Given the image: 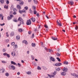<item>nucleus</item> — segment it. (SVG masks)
Here are the masks:
<instances>
[{
    "instance_id": "obj_1",
    "label": "nucleus",
    "mask_w": 78,
    "mask_h": 78,
    "mask_svg": "<svg viewBox=\"0 0 78 78\" xmlns=\"http://www.w3.org/2000/svg\"><path fill=\"white\" fill-rule=\"evenodd\" d=\"M18 20V21H19V22L20 21V24H18V27H20V26L21 25V24H22V25H24L25 24L23 20H22V18L19 17Z\"/></svg>"
},
{
    "instance_id": "obj_2",
    "label": "nucleus",
    "mask_w": 78,
    "mask_h": 78,
    "mask_svg": "<svg viewBox=\"0 0 78 78\" xmlns=\"http://www.w3.org/2000/svg\"><path fill=\"white\" fill-rule=\"evenodd\" d=\"M56 71H55L54 73H53L52 75L48 74V76L46 77V78H51L52 77H54V76H55V75H56Z\"/></svg>"
},
{
    "instance_id": "obj_3",
    "label": "nucleus",
    "mask_w": 78,
    "mask_h": 78,
    "mask_svg": "<svg viewBox=\"0 0 78 78\" xmlns=\"http://www.w3.org/2000/svg\"><path fill=\"white\" fill-rule=\"evenodd\" d=\"M33 12L34 14H36L37 16L39 17V13H37V11H36V10H33Z\"/></svg>"
},
{
    "instance_id": "obj_4",
    "label": "nucleus",
    "mask_w": 78,
    "mask_h": 78,
    "mask_svg": "<svg viewBox=\"0 0 78 78\" xmlns=\"http://www.w3.org/2000/svg\"><path fill=\"white\" fill-rule=\"evenodd\" d=\"M31 20H27V25H31Z\"/></svg>"
},
{
    "instance_id": "obj_5",
    "label": "nucleus",
    "mask_w": 78,
    "mask_h": 78,
    "mask_svg": "<svg viewBox=\"0 0 78 78\" xmlns=\"http://www.w3.org/2000/svg\"><path fill=\"white\" fill-rule=\"evenodd\" d=\"M9 69H12L13 70H15L16 68L15 67V66H9Z\"/></svg>"
},
{
    "instance_id": "obj_6",
    "label": "nucleus",
    "mask_w": 78,
    "mask_h": 78,
    "mask_svg": "<svg viewBox=\"0 0 78 78\" xmlns=\"http://www.w3.org/2000/svg\"><path fill=\"white\" fill-rule=\"evenodd\" d=\"M3 55H4V56H7V57L8 58H10V55H9L8 54H7L6 53H3Z\"/></svg>"
},
{
    "instance_id": "obj_7",
    "label": "nucleus",
    "mask_w": 78,
    "mask_h": 78,
    "mask_svg": "<svg viewBox=\"0 0 78 78\" xmlns=\"http://www.w3.org/2000/svg\"><path fill=\"white\" fill-rule=\"evenodd\" d=\"M55 65L56 66H60L62 65V63L60 62L57 63H56Z\"/></svg>"
},
{
    "instance_id": "obj_8",
    "label": "nucleus",
    "mask_w": 78,
    "mask_h": 78,
    "mask_svg": "<svg viewBox=\"0 0 78 78\" xmlns=\"http://www.w3.org/2000/svg\"><path fill=\"white\" fill-rule=\"evenodd\" d=\"M19 12L20 13V14H22V13L23 12H25V10L23 9V10H19Z\"/></svg>"
},
{
    "instance_id": "obj_9",
    "label": "nucleus",
    "mask_w": 78,
    "mask_h": 78,
    "mask_svg": "<svg viewBox=\"0 0 78 78\" xmlns=\"http://www.w3.org/2000/svg\"><path fill=\"white\" fill-rule=\"evenodd\" d=\"M30 20L33 21V22H35V20H36V19L35 18H33V17H32L30 19Z\"/></svg>"
},
{
    "instance_id": "obj_10",
    "label": "nucleus",
    "mask_w": 78,
    "mask_h": 78,
    "mask_svg": "<svg viewBox=\"0 0 78 78\" xmlns=\"http://www.w3.org/2000/svg\"><path fill=\"white\" fill-rule=\"evenodd\" d=\"M17 8L19 10H20L22 8H21V6H20L19 5H17Z\"/></svg>"
},
{
    "instance_id": "obj_11",
    "label": "nucleus",
    "mask_w": 78,
    "mask_h": 78,
    "mask_svg": "<svg viewBox=\"0 0 78 78\" xmlns=\"http://www.w3.org/2000/svg\"><path fill=\"white\" fill-rule=\"evenodd\" d=\"M5 70V69H3V68H2L0 70V73H4Z\"/></svg>"
},
{
    "instance_id": "obj_12",
    "label": "nucleus",
    "mask_w": 78,
    "mask_h": 78,
    "mask_svg": "<svg viewBox=\"0 0 78 78\" xmlns=\"http://www.w3.org/2000/svg\"><path fill=\"white\" fill-rule=\"evenodd\" d=\"M23 43H24L26 44V45L28 44V42H27V40H23Z\"/></svg>"
},
{
    "instance_id": "obj_13",
    "label": "nucleus",
    "mask_w": 78,
    "mask_h": 78,
    "mask_svg": "<svg viewBox=\"0 0 78 78\" xmlns=\"http://www.w3.org/2000/svg\"><path fill=\"white\" fill-rule=\"evenodd\" d=\"M63 72H67V68H66L64 67L63 69Z\"/></svg>"
},
{
    "instance_id": "obj_14",
    "label": "nucleus",
    "mask_w": 78,
    "mask_h": 78,
    "mask_svg": "<svg viewBox=\"0 0 78 78\" xmlns=\"http://www.w3.org/2000/svg\"><path fill=\"white\" fill-rule=\"evenodd\" d=\"M16 54V53L14 51H12L11 53V55L12 56H15V55Z\"/></svg>"
},
{
    "instance_id": "obj_15",
    "label": "nucleus",
    "mask_w": 78,
    "mask_h": 78,
    "mask_svg": "<svg viewBox=\"0 0 78 78\" xmlns=\"http://www.w3.org/2000/svg\"><path fill=\"white\" fill-rule=\"evenodd\" d=\"M61 75H62L63 76H64L66 75V73L64 72H62L61 73Z\"/></svg>"
},
{
    "instance_id": "obj_16",
    "label": "nucleus",
    "mask_w": 78,
    "mask_h": 78,
    "mask_svg": "<svg viewBox=\"0 0 78 78\" xmlns=\"http://www.w3.org/2000/svg\"><path fill=\"white\" fill-rule=\"evenodd\" d=\"M57 24H58V25L59 26V27H61V26H62L61 24V23H59L58 22V20H57Z\"/></svg>"
},
{
    "instance_id": "obj_17",
    "label": "nucleus",
    "mask_w": 78,
    "mask_h": 78,
    "mask_svg": "<svg viewBox=\"0 0 78 78\" xmlns=\"http://www.w3.org/2000/svg\"><path fill=\"white\" fill-rule=\"evenodd\" d=\"M51 61H53V62H55V59H54V58L52 57H51Z\"/></svg>"
},
{
    "instance_id": "obj_18",
    "label": "nucleus",
    "mask_w": 78,
    "mask_h": 78,
    "mask_svg": "<svg viewBox=\"0 0 78 78\" xmlns=\"http://www.w3.org/2000/svg\"><path fill=\"white\" fill-rule=\"evenodd\" d=\"M69 5H73L74 3H73V2L71 1L69 2Z\"/></svg>"
},
{
    "instance_id": "obj_19",
    "label": "nucleus",
    "mask_w": 78,
    "mask_h": 78,
    "mask_svg": "<svg viewBox=\"0 0 78 78\" xmlns=\"http://www.w3.org/2000/svg\"><path fill=\"white\" fill-rule=\"evenodd\" d=\"M11 64H13L14 65H17L16 62L12 61H11Z\"/></svg>"
},
{
    "instance_id": "obj_20",
    "label": "nucleus",
    "mask_w": 78,
    "mask_h": 78,
    "mask_svg": "<svg viewBox=\"0 0 78 78\" xmlns=\"http://www.w3.org/2000/svg\"><path fill=\"white\" fill-rule=\"evenodd\" d=\"M16 39L18 41H19V39H20V37H19V35L16 36Z\"/></svg>"
},
{
    "instance_id": "obj_21",
    "label": "nucleus",
    "mask_w": 78,
    "mask_h": 78,
    "mask_svg": "<svg viewBox=\"0 0 78 78\" xmlns=\"http://www.w3.org/2000/svg\"><path fill=\"white\" fill-rule=\"evenodd\" d=\"M11 36H13L14 35V32H12L10 34Z\"/></svg>"
},
{
    "instance_id": "obj_22",
    "label": "nucleus",
    "mask_w": 78,
    "mask_h": 78,
    "mask_svg": "<svg viewBox=\"0 0 78 78\" xmlns=\"http://www.w3.org/2000/svg\"><path fill=\"white\" fill-rule=\"evenodd\" d=\"M52 39L53 40H54V41H56V40H57L58 39V38L54 37H52Z\"/></svg>"
},
{
    "instance_id": "obj_23",
    "label": "nucleus",
    "mask_w": 78,
    "mask_h": 78,
    "mask_svg": "<svg viewBox=\"0 0 78 78\" xmlns=\"http://www.w3.org/2000/svg\"><path fill=\"white\" fill-rule=\"evenodd\" d=\"M32 8L33 11L36 10V7L35 6H33Z\"/></svg>"
},
{
    "instance_id": "obj_24",
    "label": "nucleus",
    "mask_w": 78,
    "mask_h": 78,
    "mask_svg": "<svg viewBox=\"0 0 78 78\" xmlns=\"http://www.w3.org/2000/svg\"><path fill=\"white\" fill-rule=\"evenodd\" d=\"M18 31L20 32H22V31H23V30H22V29L21 28H20L18 29Z\"/></svg>"
},
{
    "instance_id": "obj_25",
    "label": "nucleus",
    "mask_w": 78,
    "mask_h": 78,
    "mask_svg": "<svg viewBox=\"0 0 78 78\" xmlns=\"http://www.w3.org/2000/svg\"><path fill=\"white\" fill-rule=\"evenodd\" d=\"M31 45L32 47H34L36 46V44H35V43H32Z\"/></svg>"
},
{
    "instance_id": "obj_26",
    "label": "nucleus",
    "mask_w": 78,
    "mask_h": 78,
    "mask_svg": "<svg viewBox=\"0 0 78 78\" xmlns=\"http://www.w3.org/2000/svg\"><path fill=\"white\" fill-rule=\"evenodd\" d=\"M63 63L64 64H66V65H67V64H69V62H68L67 61H66V62H63Z\"/></svg>"
},
{
    "instance_id": "obj_27",
    "label": "nucleus",
    "mask_w": 78,
    "mask_h": 78,
    "mask_svg": "<svg viewBox=\"0 0 78 78\" xmlns=\"http://www.w3.org/2000/svg\"><path fill=\"white\" fill-rule=\"evenodd\" d=\"M12 19V18L11 17H10L9 16H8L7 17V20H11V19Z\"/></svg>"
},
{
    "instance_id": "obj_28",
    "label": "nucleus",
    "mask_w": 78,
    "mask_h": 78,
    "mask_svg": "<svg viewBox=\"0 0 78 78\" xmlns=\"http://www.w3.org/2000/svg\"><path fill=\"white\" fill-rule=\"evenodd\" d=\"M13 48H17V45H15L14 46Z\"/></svg>"
},
{
    "instance_id": "obj_29",
    "label": "nucleus",
    "mask_w": 78,
    "mask_h": 78,
    "mask_svg": "<svg viewBox=\"0 0 78 78\" xmlns=\"http://www.w3.org/2000/svg\"><path fill=\"white\" fill-rule=\"evenodd\" d=\"M9 74L8 73H5V76H9Z\"/></svg>"
},
{
    "instance_id": "obj_30",
    "label": "nucleus",
    "mask_w": 78,
    "mask_h": 78,
    "mask_svg": "<svg viewBox=\"0 0 78 78\" xmlns=\"http://www.w3.org/2000/svg\"><path fill=\"white\" fill-rule=\"evenodd\" d=\"M56 59H57V60H58L59 62H61V59H60V58H59L57 57L56 58Z\"/></svg>"
},
{
    "instance_id": "obj_31",
    "label": "nucleus",
    "mask_w": 78,
    "mask_h": 78,
    "mask_svg": "<svg viewBox=\"0 0 78 78\" xmlns=\"http://www.w3.org/2000/svg\"><path fill=\"white\" fill-rule=\"evenodd\" d=\"M56 54V55L58 56L59 57V56H61V54H60L58 53V52H57V53Z\"/></svg>"
},
{
    "instance_id": "obj_32",
    "label": "nucleus",
    "mask_w": 78,
    "mask_h": 78,
    "mask_svg": "<svg viewBox=\"0 0 78 78\" xmlns=\"http://www.w3.org/2000/svg\"><path fill=\"white\" fill-rule=\"evenodd\" d=\"M29 11L30 14H33V11H32L31 9H30Z\"/></svg>"
},
{
    "instance_id": "obj_33",
    "label": "nucleus",
    "mask_w": 78,
    "mask_h": 78,
    "mask_svg": "<svg viewBox=\"0 0 78 78\" xmlns=\"http://www.w3.org/2000/svg\"><path fill=\"white\" fill-rule=\"evenodd\" d=\"M23 2L22 1L20 3V5H23Z\"/></svg>"
},
{
    "instance_id": "obj_34",
    "label": "nucleus",
    "mask_w": 78,
    "mask_h": 78,
    "mask_svg": "<svg viewBox=\"0 0 78 78\" xmlns=\"http://www.w3.org/2000/svg\"><path fill=\"white\" fill-rule=\"evenodd\" d=\"M27 74L28 75H31V72L28 71L27 73Z\"/></svg>"
},
{
    "instance_id": "obj_35",
    "label": "nucleus",
    "mask_w": 78,
    "mask_h": 78,
    "mask_svg": "<svg viewBox=\"0 0 78 78\" xmlns=\"http://www.w3.org/2000/svg\"><path fill=\"white\" fill-rule=\"evenodd\" d=\"M4 8H6V9H8V6H6V5H5L4 7Z\"/></svg>"
},
{
    "instance_id": "obj_36",
    "label": "nucleus",
    "mask_w": 78,
    "mask_h": 78,
    "mask_svg": "<svg viewBox=\"0 0 78 78\" xmlns=\"http://www.w3.org/2000/svg\"><path fill=\"white\" fill-rule=\"evenodd\" d=\"M56 69L57 71H59L61 70V68H58L57 69Z\"/></svg>"
},
{
    "instance_id": "obj_37",
    "label": "nucleus",
    "mask_w": 78,
    "mask_h": 78,
    "mask_svg": "<svg viewBox=\"0 0 78 78\" xmlns=\"http://www.w3.org/2000/svg\"><path fill=\"white\" fill-rule=\"evenodd\" d=\"M37 69H38V70H41V68L40 67H39V66H38V67L37 68Z\"/></svg>"
},
{
    "instance_id": "obj_38",
    "label": "nucleus",
    "mask_w": 78,
    "mask_h": 78,
    "mask_svg": "<svg viewBox=\"0 0 78 78\" xmlns=\"http://www.w3.org/2000/svg\"><path fill=\"white\" fill-rule=\"evenodd\" d=\"M0 2L1 3L3 4V3H4V0H1Z\"/></svg>"
},
{
    "instance_id": "obj_39",
    "label": "nucleus",
    "mask_w": 78,
    "mask_h": 78,
    "mask_svg": "<svg viewBox=\"0 0 78 78\" xmlns=\"http://www.w3.org/2000/svg\"><path fill=\"white\" fill-rule=\"evenodd\" d=\"M25 9H26V10H28V7L27 6H26L24 8Z\"/></svg>"
},
{
    "instance_id": "obj_40",
    "label": "nucleus",
    "mask_w": 78,
    "mask_h": 78,
    "mask_svg": "<svg viewBox=\"0 0 78 78\" xmlns=\"http://www.w3.org/2000/svg\"><path fill=\"white\" fill-rule=\"evenodd\" d=\"M78 26H76V27H75V29L76 30H78Z\"/></svg>"
},
{
    "instance_id": "obj_41",
    "label": "nucleus",
    "mask_w": 78,
    "mask_h": 78,
    "mask_svg": "<svg viewBox=\"0 0 78 78\" xmlns=\"http://www.w3.org/2000/svg\"><path fill=\"white\" fill-rule=\"evenodd\" d=\"M8 32H7L6 33V35L7 37H9V34H8Z\"/></svg>"
},
{
    "instance_id": "obj_42",
    "label": "nucleus",
    "mask_w": 78,
    "mask_h": 78,
    "mask_svg": "<svg viewBox=\"0 0 78 78\" xmlns=\"http://www.w3.org/2000/svg\"><path fill=\"white\" fill-rule=\"evenodd\" d=\"M6 49L5 48H3V49L2 51H3V52H5V51H6Z\"/></svg>"
},
{
    "instance_id": "obj_43",
    "label": "nucleus",
    "mask_w": 78,
    "mask_h": 78,
    "mask_svg": "<svg viewBox=\"0 0 78 78\" xmlns=\"http://www.w3.org/2000/svg\"><path fill=\"white\" fill-rule=\"evenodd\" d=\"M13 10L14 12H16L17 11V10H16V8L13 9Z\"/></svg>"
},
{
    "instance_id": "obj_44",
    "label": "nucleus",
    "mask_w": 78,
    "mask_h": 78,
    "mask_svg": "<svg viewBox=\"0 0 78 78\" xmlns=\"http://www.w3.org/2000/svg\"><path fill=\"white\" fill-rule=\"evenodd\" d=\"M44 27L45 28H48V26L47 25H44Z\"/></svg>"
},
{
    "instance_id": "obj_45",
    "label": "nucleus",
    "mask_w": 78,
    "mask_h": 78,
    "mask_svg": "<svg viewBox=\"0 0 78 78\" xmlns=\"http://www.w3.org/2000/svg\"><path fill=\"white\" fill-rule=\"evenodd\" d=\"M44 49L46 51H48V49L47 48H45Z\"/></svg>"
},
{
    "instance_id": "obj_46",
    "label": "nucleus",
    "mask_w": 78,
    "mask_h": 78,
    "mask_svg": "<svg viewBox=\"0 0 78 78\" xmlns=\"http://www.w3.org/2000/svg\"><path fill=\"white\" fill-rule=\"evenodd\" d=\"M15 44V43H14V42H13L11 44V45H14Z\"/></svg>"
},
{
    "instance_id": "obj_47",
    "label": "nucleus",
    "mask_w": 78,
    "mask_h": 78,
    "mask_svg": "<svg viewBox=\"0 0 78 78\" xmlns=\"http://www.w3.org/2000/svg\"><path fill=\"white\" fill-rule=\"evenodd\" d=\"M10 17L12 19L13 17V16L12 15H10Z\"/></svg>"
},
{
    "instance_id": "obj_48",
    "label": "nucleus",
    "mask_w": 78,
    "mask_h": 78,
    "mask_svg": "<svg viewBox=\"0 0 78 78\" xmlns=\"http://www.w3.org/2000/svg\"><path fill=\"white\" fill-rule=\"evenodd\" d=\"M6 3L7 4H9V1H8V0H7L6 1Z\"/></svg>"
},
{
    "instance_id": "obj_49",
    "label": "nucleus",
    "mask_w": 78,
    "mask_h": 78,
    "mask_svg": "<svg viewBox=\"0 0 78 78\" xmlns=\"http://www.w3.org/2000/svg\"><path fill=\"white\" fill-rule=\"evenodd\" d=\"M34 37V34H33L32 36V38H33V37Z\"/></svg>"
},
{
    "instance_id": "obj_50",
    "label": "nucleus",
    "mask_w": 78,
    "mask_h": 78,
    "mask_svg": "<svg viewBox=\"0 0 78 78\" xmlns=\"http://www.w3.org/2000/svg\"><path fill=\"white\" fill-rule=\"evenodd\" d=\"M1 26H3L4 25H5V23H3L2 24H0Z\"/></svg>"
},
{
    "instance_id": "obj_51",
    "label": "nucleus",
    "mask_w": 78,
    "mask_h": 78,
    "mask_svg": "<svg viewBox=\"0 0 78 78\" xmlns=\"http://www.w3.org/2000/svg\"><path fill=\"white\" fill-rule=\"evenodd\" d=\"M18 66H19V67H20V66H21L20 64V63H18Z\"/></svg>"
},
{
    "instance_id": "obj_52",
    "label": "nucleus",
    "mask_w": 78,
    "mask_h": 78,
    "mask_svg": "<svg viewBox=\"0 0 78 78\" xmlns=\"http://www.w3.org/2000/svg\"><path fill=\"white\" fill-rule=\"evenodd\" d=\"M13 14L14 15H16V12H13Z\"/></svg>"
},
{
    "instance_id": "obj_53",
    "label": "nucleus",
    "mask_w": 78,
    "mask_h": 78,
    "mask_svg": "<svg viewBox=\"0 0 78 78\" xmlns=\"http://www.w3.org/2000/svg\"><path fill=\"white\" fill-rule=\"evenodd\" d=\"M2 63H6V62H5V61H2Z\"/></svg>"
},
{
    "instance_id": "obj_54",
    "label": "nucleus",
    "mask_w": 78,
    "mask_h": 78,
    "mask_svg": "<svg viewBox=\"0 0 78 78\" xmlns=\"http://www.w3.org/2000/svg\"><path fill=\"white\" fill-rule=\"evenodd\" d=\"M28 34H31V31H29L28 32Z\"/></svg>"
},
{
    "instance_id": "obj_55",
    "label": "nucleus",
    "mask_w": 78,
    "mask_h": 78,
    "mask_svg": "<svg viewBox=\"0 0 78 78\" xmlns=\"http://www.w3.org/2000/svg\"><path fill=\"white\" fill-rule=\"evenodd\" d=\"M37 1H34V3H35V4H37Z\"/></svg>"
},
{
    "instance_id": "obj_56",
    "label": "nucleus",
    "mask_w": 78,
    "mask_h": 78,
    "mask_svg": "<svg viewBox=\"0 0 78 78\" xmlns=\"http://www.w3.org/2000/svg\"><path fill=\"white\" fill-rule=\"evenodd\" d=\"M3 15L2 14H0V17H2Z\"/></svg>"
},
{
    "instance_id": "obj_57",
    "label": "nucleus",
    "mask_w": 78,
    "mask_h": 78,
    "mask_svg": "<svg viewBox=\"0 0 78 78\" xmlns=\"http://www.w3.org/2000/svg\"><path fill=\"white\" fill-rule=\"evenodd\" d=\"M14 21L15 22H17V20H14Z\"/></svg>"
},
{
    "instance_id": "obj_58",
    "label": "nucleus",
    "mask_w": 78,
    "mask_h": 78,
    "mask_svg": "<svg viewBox=\"0 0 78 78\" xmlns=\"http://www.w3.org/2000/svg\"><path fill=\"white\" fill-rule=\"evenodd\" d=\"M27 54H29V53H30V51H27Z\"/></svg>"
},
{
    "instance_id": "obj_59",
    "label": "nucleus",
    "mask_w": 78,
    "mask_h": 78,
    "mask_svg": "<svg viewBox=\"0 0 78 78\" xmlns=\"http://www.w3.org/2000/svg\"><path fill=\"white\" fill-rule=\"evenodd\" d=\"M20 72H18L17 73V75H20Z\"/></svg>"
},
{
    "instance_id": "obj_60",
    "label": "nucleus",
    "mask_w": 78,
    "mask_h": 78,
    "mask_svg": "<svg viewBox=\"0 0 78 78\" xmlns=\"http://www.w3.org/2000/svg\"><path fill=\"white\" fill-rule=\"evenodd\" d=\"M62 31H63V32H64V33H65V32H66V31L65 30H62Z\"/></svg>"
},
{
    "instance_id": "obj_61",
    "label": "nucleus",
    "mask_w": 78,
    "mask_h": 78,
    "mask_svg": "<svg viewBox=\"0 0 78 78\" xmlns=\"http://www.w3.org/2000/svg\"><path fill=\"white\" fill-rule=\"evenodd\" d=\"M48 50H49V52H51V49H48Z\"/></svg>"
},
{
    "instance_id": "obj_62",
    "label": "nucleus",
    "mask_w": 78,
    "mask_h": 78,
    "mask_svg": "<svg viewBox=\"0 0 78 78\" xmlns=\"http://www.w3.org/2000/svg\"><path fill=\"white\" fill-rule=\"evenodd\" d=\"M21 62H22V63H24V61H23V60H22V61H21Z\"/></svg>"
},
{
    "instance_id": "obj_63",
    "label": "nucleus",
    "mask_w": 78,
    "mask_h": 78,
    "mask_svg": "<svg viewBox=\"0 0 78 78\" xmlns=\"http://www.w3.org/2000/svg\"><path fill=\"white\" fill-rule=\"evenodd\" d=\"M31 2V0H28L29 2Z\"/></svg>"
},
{
    "instance_id": "obj_64",
    "label": "nucleus",
    "mask_w": 78,
    "mask_h": 78,
    "mask_svg": "<svg viewBox=\"0 0 78 78\" xmlns=\"http://www.w3.org/2000/svg\"><path fill=\"white\" fill-rule=\"evenodd\" d=\"M46 16L47 17V18H48V19H49V18H48V17L47 16Z\"/></svg>"
}]
</instances>
